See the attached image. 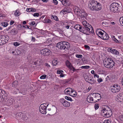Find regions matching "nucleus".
<instances>
[{
  "mask_svg": "<svg viewBox=\"0 0 123 123\" xmlns=\"http://www.w3.org/2000/svg\"><path fill=\"white\" fill-rule=\"evenodd\" d=\"M94 8V10L98 11L101 9V6L99 3L97 2V4Z\"/></svg>",
  "mask_w": 123,
  "mask_h": 123,
  "instance_id": "obj_18",
  "label": "nucleus"
},
{
  "mask_svg": "<svg viewBox=\"0 0 123 123\" xmlns=\"http://www.w3.org/2000/svg\"><path fill=\"white\" fill-rule=\"evenodd\" d=\"M20 44V43H18L17 42H15L14 43V45L15 46H18Z\"/></svg>",
  "mask_w": 123,
  "mask_h": 123,
  "instance_id": "obj_52",
  "label": "nucleus"
},
{
  "mask_svg": "<svg viewBox=\"0 0 123 123\" xmlns=\"http://www.w3.org/2000/svg\"><path fill=\"white\" fill-rule=\"evenodd\" d=\"M76 56L78 58H81L82 57V55H81L76 54Z\"/></svg>",
  "mask_w": 123,
  "mask_h": 123,
  "instance_id": "obj_53",
  "label": "nucleus"
},
{
  "mask_svg": "<svg viewBox=\"0 0 123 123\" xmlns=\"http://www.w3.org/2000/svg\"><path fill=\"white\" fill-rule=\"evenodd\" d=\"M52 18L55 20L56 21H58V18H57V17L56 16H54V15H52Z\"/></svg>",
  "mask_w": 123,
  "mask_h": 123,
  "instance_id": "obj_47",
  "label": "nucleus"
},
{
  "mask_svg": "<svg viewBox=\"0 0 123 123\" xmlns=\"http://www.w3.org/2000/svg\"><path fill=\"white\" fill-rule=\"evenodd\" d=\"M18 84V82L17 81H15L12 83V87L13 88L17 86Z\"/></svg>",
  "mask_w": 123,
  "mask_h": 123,
  "instance_id": "obj_28",
  "label": "nucleus"
},
{
  "mask_svg": "<svg viewBox=\"0 0 123 123\" xmlns=\"http://www.w3.org/2000/svg\"><path fill=\"white\" fill-rule=\"evenodd\" d=\"M102 30L100 29H98L96 31V33L97 35L100 38L103 36L104 33L101 31Z\"/></svg>",
  "mask_w": 123,
  "mask_h": 123,
  "instance_id": "obj_14",
  "label": "nucleus"
},
{
  "mask_svg": "<svg viewBox=\"0 0 123 123\" xmlns=\"http://www.w3.org/2000/svg\"><path fill=\"white\" fill-rule=\"evenodd\" d=\"M53 3L55 5H57L58 4V2L57 0H53Z\"/></svg>",
  "mask_w": 123,
  "mask_h": 123,
  "instance_id": "obj_54",
  "label": "nucleus"
},
{
  "mask_svg": "<svg viewBox=\"0 0 123 123\" xmlns=\"http://www.w3.org/2000/svg\"><path fill=\"white\" fill-rule=\"evenodd\" d=\"M63 105L64 106L67 107L70 106V102L66 100Z\"/></svg>",
  "mask_w": 123,
  "mask_h": 123,
  "instance_id": "obj_26",
  "label": "nucleus"
},
{
  "mask_svg": "<svg viewBox=\"0 0 123 123\" xmlns=\"http://www.w3.org/2000/svg\"><path fill=\"white\" fill-rule=\"evenodd\" d=\"M82 24L83 25L84 27H87V26L92 27V26L86 21H84L82 22Z\"/></svg>",
  "mask_w": 123,
  "mask_h": 123,
  "instance_id": "obj_20",
  "label": "nucleus"
},
{
  "mask_svg": "<svg viewBox=\"0 0 123 123\" xmlns=\"http://www.w3.org/2000/svg\"><path fill=\"white\" fill-rule=\"evenodd\" d=\"M57 63L58 62L56 60H54L52 61V63L53 66H55L56 65Z\"/></svg>",
  "mask_w": 123,
  "mask_h": 123,
  "instance_id": "obj_37",
  "label": "nucleus"
},
{
  "mask_svg": "<svg viewBox=\"0 0 123 123\" xmlns=\"http://www.w3.org/2000/svg\"><path fill=\"white\" fill-rule=\"evenodd\" d=\"M79 14H77L80 16L82 18L85 17L87 16V14L82 9H80L79 11Z\"/></svg>",
  "mask_w": 123,
  "mask_h": 123,
  "instance_id": "obj_12",
  "label": "nucleus"
},
{
  "mask_svg": "<svg viewBox=\"0 0 123 123\" xmlns=\"http://www.w3.org/2000/svg\"><path fill=\"white\" fill-rule=\"evenodd\" d=\"M51 52L49 49H44L41 50L40 54L43 56H47L51 54Z\"/></svg>",
  "mask_w": 123,
  "mask_h": 123,
  "instance_id": "obj_10",
  "label": "nucleus"
},
{
  "mask_svg": "<svg viewBox=\"0 0 123 123\" xmlns=\"http://www.w3.org/2000/svg\"><path fill=\"white\" fill-rule=\"evenodd\" d=\"M62 42L58 43L56 45V47L58 48L59 49H60V48L61 46V45L62 44Z\"/></svg>",
  "mask_w": 123,
  "mask_h": 123,
  "instance_id": "obj_38",
  "label": "nucleus"
},
{
  "mask_svg": "<svg viewBox=\"0 0 123 123\" xmlns=\"http://www.w3.org/2000/svg\"><path fill=\"white\" fill-rule=\"evenodd\" d=\"M92 96L94 101V102H96L99 101L101 98V95L98 93H92L90 94Z\"/></svg>",
  "mask_w": 123,
  "mask_h": 123,
  "instance_id": "obj_8",
  "label": "nucleus"
},
{
  "mask_svg": "<svg viewBox=\"0 0 123 123\" xmlns=\"http://www.w3.org/2000/svg\"><path fill=\"white\" fill-rule=\"evenodd\" d=\"M77 93L75 91H74L73 90L72 91L70 94V95L73 97H75L76 96Z\"/></svg>",
  "mask_w": 123,
  "mask_h": 123,
  "instance_id": "obj_27",
  "label": "nucleus"
},
{
  "mask_svg": "<svg viewBox=\"0 0 123 123\" xmlns=\"http://www.w3.org/2000/svg\"><path fill=\"white\" fill-rule=\"evenodd\" d=\"M9 39V37L6 35H0V45H2L7 42Z\"/></svg>",
  "mask_w": 123,
  "mask_h": 123,
  "instance_id": "obj_6",
  "label": "nucleus"
},
{
  "mask_svg": "<svg viewBox=\"0 0 123 123\" xmlns=\"http://www.w3.org/2000/svg\"><path fill=\"white\" fill-rule=\"evenodd\" d=\"M57 31L59 32L61 34H62L63 33V31L60 28H57Z\"/></svg>",
  "mask_w": 123,
  "mask_h": 123,
  "instance_id": "obj_51",
  "label": "nucleus"
},
{
  "mask_svg": "<svg viewBox=\"0 0 123 123\" xmlns=\"http://www.w3.org/2000/svg\"><path fill=\"white\" fill-rule=\"evenodd\" d=\"M108 24L107 23L105 22H103L102 23V24L103 26H105Z\"/></svg>",
  "mask_w": 123,
  "mask_h": 123,
  "instance_id": "obj_56",
  "label": "nucleus"
},
{
  "mask_svg": "<svg viewBox=\"0 0 123 123\" xmlns=\"http://www.w3.org/2000/svg\"><path fill=\"white\" fill-rule=\"evenodd\" d=\"M101 38L104 40H107L108 39L109 36H108L107 34H106L105 35H103V36L101 37Z\"/></svg>",
  "mask_w": 123,
  "mask_h": 123,
  "instance_id": "obj_31",
  "label": "nucleus"
},
{
  "mask_svg": "<svg viewBox=\"0 0 123 123\" xmlns=\"http://www.w3.org/2000/svg\"><path fill=\"white\" fill-rule=\"evenodd\" d=\"M103 63L105 67L109 68H112L115 64L111 58H109L104 60Z\"/></svg>",
  "mask_w": 123,
  "mask_h": 123,
  "instance_id": "obj_2",
  "label": "nucleus"
},
{
  "mask_svg": "<svg viewBox=\"0 0 123 123\" xmlns=\"http://www.w3.org/2000/svg\"><path fill=\"white\" fill-rule=\"evenodd\" d=\"M118 96L119 98L118 99H119V100L121 102H123V94H120Z\"/></svg>",
  "mask_w": 123,
  "mask_h": 123,
  "instance_id": "obj_30",
  "label": "nucleus"
},
{
  "mask_svg": "<svg viewBox=\"0 0 123 123\" xmlns=\"http://www.w3.org/2000/svg\"><path fill=\"white\" fill-rule=\"evenodd\" d=\"M38 62H39V61L38 60H37V61H35L33 62L34 64L35 65H36V66H37L36 65H39V63H38Z\"/></svg>",
  "mask_w": 123,
  "mask_h": 123,
  "instance_id": "obj_45",
  "label": "nucleus"
},
{
  "mask_svg": "<svg viewBox=\"0 0 123 123\" xmlns=\"http://www.w3.org/2000/svg\"><path fill=\"white\" fill-rule=\"evenodd\" d=\"M28 118V117L26 116L25 114L22 113L21 117V119L24 120H27Z\"/></svg>",
  "mask_w": 123,
  "mask_h": 123,
  "instance_id": "obj_29",
  "label": "nucleus"
},
{
  "mask_svg": "<svg viewBox=\"0 0 123 123\" xmlns=\"http://www.w3.org/2000/svg\"><path fill=\"white\" fill-rule=\"evenodd\" d=\"M64 49L66 50L69 49L70 47V44L68 42L64 41Z\"/></svg>",
  "mask_w": 123,
  "mask_h": 123,
  "instance_id": "obj_15",
  "label": "nucleus"
},
{
  "mask_svg": "<svg viewBox=\"0 0 123 123\" xmlns=\"http://www.w3.org/2000/svg\"><path fill=\"white\" fill-rule=\"evenodd\" d=\"M63 42H62V44L61 45V46L60 48V49H64V48L63 47V46H64V43H63Z\"/></svg>",
  "mask_w": 123,
  "mask_h": 123,
  "instance_id": "obj_50",
  "label": "nucleus"
},
{
  "mask_svg": "<svg viewBox=\"0 0 123 123\" xmlns=\"http://www.w3.org/2000/svg\"><path fill=\"white\" fill-rule=\"evenodd\" d=\"M31 8H27L26 9V11L27 12H31Z\"/></svg>",
  "mask_w": 123,
  "mask_h": 123,
  "instance_id": "obj_58",
  "label": "nucleus"
},
{
  "mask_svg": "<svg viewBox=\"0 0 123 123\" xmlns=\"http://www.w3.org/2000/svg\"><path fill=\"white\" fill-rule=\"evenodd\" d=\"M81 26L79 24H76L74 26V28L76 29L79 30L80 31L82 29Z\"/></svg>",
  "mask_w": 123,
  "mask_h": 123,
  "instance_id": "obj_24",
  "label": "nucleus"
},
{
  "mask_svg": "<svg viewBox=\"0 0 123 123\" xmlns=\"http://www.w3.org/2000/svg\"><path fill=\"white\" fill-rule=\"evenodd\" d=\"M33 16L34 17H38L39 16V14L38 13H35L33 14Z\"/></svg>",
  "mask_w": 123,
  "mask_h": 123,
  "instance_id": "obj_61",
  "label": "nucleus"
},
{
  "mask_svg": "<svg viewBox=\"0 0 123 123\" xmlns=\"http://www.w3.org/2000/svg\"><path fill=\"white\" fill-rule=\"evenodd\" d=\"M22 114L21 112L15 114V116L17 118L21 119Z\"/></svg>",
  "mask_w": 123,
  "mask_h": 123,
  "instance_id": "obj_23",
  "label": "nucleus"
},
{
  "mask_svg": "<svg viewBox=\"0 0 123 123\" xmlns=\"http://www.w3.org/2000/svg\"><path fill=\"white\" fill-rule=\"evenodd\" d=\"M71 11V9L69 7H65L60 11V12H69Z\"/></svg>",
  "mask_w": 123,
  "mask_h": 123,
  "instance_id": "obj_19",
  "label": "nucleus"
},
{
  "mask_svg": "<svg viewBox=\"0 0 123 123\" xmlns=\"http://www.w3.org/2000/svg\"><path fill=\"white\" fill-rule=\"evenodd\" d=\"M80 31L83 33L88 35L89 33H93L94 32L93 28L92 27H82Z\"/></svg>",
  "mask_w": 123,
  "mask_h": 123,
  "instance_id": "obj_5",
  "label": "nucleus"
},
{
  "mask_svg": "<svg viewBox=\"0 0 123 123\" xmlns=\"http://www.w3.org/2000/svg\"><path fill=\"white\" fill-rule=\"evenodd\" d=\"M63 4V5L64 6L65 5H66V4L67 3V0H62V1L61 2Z\"/></svg>",
  "mask_w": 123,
  "mask_h": 123,
  "instance_id": "obj_42",
  "label": "nucleus"
},
{
  "mask_svg": "<svg viewBox=\"0 0 123 123\" xmlns=\"http://www.w3.org/2000/svg\"><path fill=\"white\" fill-rule=\"evenodd\" d=\"M71 70H72L73 71V72H75L76 71V70H79V69H76L74 68L72 66L71 67V68H69Z\"/></svg>",
  "mask_w": 123,
  "mask_h": 123,
  "instance_id": "obj_40",
  "label": "nucleus"
},
{
  "mask_svg": "<svg viewBox=\"0 0 123 123\" xmlns=\"http://www.w3.org/2000/svg\"><path fill=\"white\" fill-rule=\"evenodd\" d=\"M111 53L117 55H119V52L117 50L115 49H112Z\"/></svg>",
  "mask_w": 123,
  "mask_h": 123,
  "instance_id": "obj_32",
  "label": "nucleus"
},
{
  "mask_svg": "<svg viewBox=\"0 0 123 123\" xmlns=\"http://www.w3.org/2000/svg\"><path fill=\"white\" fill-rule=\"evenodd\" d=\"M119 118L121 121L123 122V115H120L119 117Z\"/></svg>",
  "mask_w": 123,
  "mask_h": 123,
  "instance_id": "obj_55",
  "label": "nucleus"
},
{
  "mask_svg": "<svg viewBox=\"0 0 123 123\" xmlns=\"http://www.w3.org/2000/svg\"><path fill=\"white\" fill-rule=\"evenodd\" d=\"M15 55H20L21 53V52L20 50L16 49L15 50Z\"/></svg>",
  "mask_w": 123,
  "mask_h": 123,
  "instance_id": "obj_36",
  "label": "nucleus"
},
{
  "mask_svg": "<svg viewBox=\"0 0 123 123\" xmlns=\"http://www.w3.org/2000/svg\"><path fill=\"white\" fill-rule=\"evenodd\" d=\"M6 92L5 91L0 89V102L1 101V100L4 97L6 96Z\"/></svg>",
  "mask_w": 123,
  "mask_h": 123,
  "instance_id": "obj_13",
  "label": "nucleus"
},
{
  "mask_svg": "<svg viewBox=\"0 0 123 123\" xmlns=\"http://www.w3.org/2000/svg\"><path fill=\"white\" fill-rule=\"evenodd\" d=\"M94 76V78H95L96 77L97 78H98L99 77V76L98 75H97L96 74H93Z\"/></svg>",
  "mask_w": 123,
  "mask_h": 123,
  "instance_id": "obj_63",
  "label": "nucleus"
},
{
  "mask_svg": "<svg viewBox=\"0 0 123 123\" xmlns=\"http://www.w3.org/2000/svg\"><path fill=\"white\" fill-rule=\"evenodd\" d=\"M90 67L89 66H83L81 67L82 68L85 69H88L90 68Z\"/></svg>",
  "mask_w": 123,
  "mask_h": 123,
  "instance_id": "obj_43",
  "label": "nucleus"
},
{
  "mask_svg": "<svg viewBox=\"0 0 123 123\" xmlns=\"http://www.w3.org/2000/svg\"><path fill=\"white\" fill-rule=\"evenodd\" d=\"M97 4V1L92 0V1L89 5V6L90 9L92 10H94V7Z\"/></svg>",
  "mask_w": 123,
  "mask_h": 123,
  "instance_id": "obj_11",
  "label": "nucleus"
},
{
  "mask_svg": "<svg viewBox=\"0 0 123 123\" xmlns=\"http://www.w3.org/2000/svg\"><path fill=\"white\" fill-rule=\"evenodd\" d=\"M87 101L89 103L92 102H94V100L93 98L92 97V95H90V94L87 97Z\"/></svg>",
  "mask_w": 123,
  "mask_h": 123,
  "instance_id": "obj_17",
  "label": "nucleus"
},
{
  "mask_svg": "<svg viewBox=\"0 0 123 123\" xmlns=\"http://www.w3.org/2000/svg\"><path fill=\"white\" fill-rule=\"evenodd\" d=\"M45 21L46 23H50L51 22L50 20L48 19H46Z\"/></svg>",
  "mask_w": 123,
  "mask_h": 123,
  "instance_id": "obj_57",
  "label": "nucleus"
},
{
  "mask_svg": "<svg viewBox=\"0 0 123 123\" xmlns=\"http://www.w3.org/2000/svg\"><path fill=\"white\" fill-rule=\"evenodd\" d=\"M101 114L103 117L108 118L111 116L112 113L110 108L107 106H106L102 109Z\"/></svg>",
  "mask_w": 123,
  "mask_h": 123,
  "instance_id": "obj_1",
  "label": "nucleus"
},
{
  "mask_svg": "<svg viewBox=\"0 0 123 123\" xmlns=\"http://www.w3.org/2000/svg\"><path fill=\"white\" fill-rule=\"evenodd\" d=\"M95 108L96 109H97L99 108L98 105H97V104H96L95 105Z\"/></svg>",
  "mask_w": 123,
  "mask_h": 123,
  "instance_id": "obj_64",
  "label": "nucleus"
},
{
  "mask_svg": "<svg viewBox=\"0 0 123 123\" xmlns=\"http://www.w3.org/2000/svg\"><path fill=\"white\" fill-rule=\"evenodd\" d=\"M10 33L12 35H15L17 33L18 31L16 29L14 28L11 30Z\"/></svg>",
  "mask_w": 123,
  "mask_h": 123,
  "instance_id": "obj_21",
  "label": "nucleus"
},
{
  "mask_svg": "<svg viewBox=\"0 0 123 123\" xmlns=\"http://www.w3.org/2000/svg\"><path fill=\"white\" fill-rule=\"evenodd\" d=\"M65 98L66 99L70 101H72L73 100L72 98L66 96Z\"/></svg>",
  "mask_w": 123,
  "mask_h": 123,
  "instance_id": "obj_41",
  "label": "nucleus"
},
{
  "mask_svg": "<svg viewBox=\"0 0 123 123\" xmlns=\"http://www.w3.org/2000/svg\"><path fill=\"white\" fill-rule=\"evenodd\" d=\"M84 47L86 49H88V50L90 49V47L88 46L85 45H84Z\"/></svg>",
  "mask_w": 123,
  "mask_h": 123,
  "instance_id": "obj_60",
  "label": "nucleus"
},
{
  "mask_svg": "<svg viewBox=\"0 0 123 123\" xmlns=\"http://www.w3.org/2000/svg\"><path fill=\"white\" fill-rule=\"evenodd\" d=\"M65 63L66 66L69 68H71V67L72 66V65L67 60L66 61Z\"/></svg>",
  "mask_w": 123,
  "mask_h": 123,
  "instance_id": "obj_34",
  "label": "nucleus"
},
{
  "mask_svg": "<svg viewBox=\"0 0 123 123\" xmlns=\"http://www.w3.org/2000/svg\"><path fill=\"white\" fill-rule=\"evenodd\" d=\"M112 38L114 41L116 43H118L119 42L115 38L114 36H113L112 37Z\"/></svg>",
  "mask_w": 123,
  "mask_h": 123,
  "instance_id": "obj_44",
  "label": "nucleus"
},
{
  "mask_svg": "<svg viewBox=\"0 0 123 123\" xmlns=\"http://www.w3.org/2000/svg\"><path fill=\"white\" fill-rule=\"evenodd\" d=\"M97 81L98 82L100 83L103 81V80L101 78H98L97 79Z\"/></svg>",
  "mask_w": 123,
  "mask_h": 123,
  "instance_id": "obj_59",
  "label": "nucleus"
},
{
  "mask_svg": "<svg viewBox=\"0 0 123 123\" xmlns=\"http://www.w3.org/2000/svg\"><path fill=\"white\" fill-rule=\"evenodd\" d=\"M110 88L111 92L114 93L118 92L121 89L120 86L117 84L112 85Z\"/></svg>",
  "mask_w": 123,
  "mask_h": 123,
  "instance_id": "obj_7",
  "label": "nucleus"
},
{
  "mask_svg": "<svg viewBox=\"0 0 123 123\" xmlns=\"http://www.w3.org/2000/svg\"><path fill=\"white\" fill-rule=\"evenodd\" d=\"M35 24V23L34 21H32L30 25H33Z\"/></svg>",
  "mask_w": 123,
  "mask_h": 123,
  "instance_id": "obj_62",
  "label": "nucleus"
},
{
  "mask_svg": "<svg viewBox=\"0 0 123 123\" xmlns=\"http://www.w3.org/2000/svg\"><path fill=\"white\" fill-rule=\"evenodd\" d=\"M46 104L44 103L41 104L40 105L39 110L40 112L42 114H44L46 113V107L48 106V105L47 106H46Z\"/></svg>",
  "mask_w": 123,
  "mask_h": 123,
  "instance_id": "obj_9",
  "label": "nucleus"
},
{
  "mask_svg": "<svg viewBox=\"0 0 123 123\" xmlns=\"http://www.w3.org/2000/svg\"><path fill=\"white\" fill-rule=\"evenodd\" d=\"M121 7V5L115 2L111 4L110 7V10L114 13H118L119 12Z\"/></svg>",
  "mask_w": 123,
  "mask_h": 123,
  "instance_id": "obj_3",
  "label": "nucleus"
},
{
  "mask_svg": "<svg viewBox=\"0 0 123 123\" xmlns=\"http://www.w3.org/2000/svg\"><path fill=\"white\" fill-rule=\"evenodd\" d=\"M1 100L0 102H2L4 105H6L8 106L12 105L14 101L13 98L8 99L6 96L4 97Z\"/></svg>",
  "mask_w": 123,
  "mask_h": 123,
  "instance_id": "obj_4",
  "label": "nucleus"
},
{
  "mask_svg": "<svg viewBox=\"0 0 123 123\" xmlns=\"http://www.w3.org/2000/svg\"><path fill=\"white\" fill-rule=\"evenodd\" d=\"M80 9L76 6H75L73 8L74 11L76 14H79V11Z\"/></svg>",
  "mask_w": 123,
  "mask_h": 123,
  "instance_id": "obj_22",
  "label": "nucleus"
},
{
  "mask_svg": "<svg viewBox=\"0 0 123 123\" xmlns=\"http://www.w3.org/2000/svg\"><path fill=\"white\" fill-rule=\"evenodd\" d=\"M8 23L5 22H2L1 23L0 25L1 26L4 27H6L8 25Z\"/></svg>",
  "mask_w": 123,
  "mask_h": 123,
  "instance_id": "obj_33",
  "label": "nucleus"
},
{
  "mask_svg": "<svg viewBox=\"0 0 123 123\" xmlns=\"http://www.w3.org/2000/svg\"><path fill=\"white\" fill-rule=\"evenodd\" d=\"M14 14L15 16H18L21 13L18 10H17L16 11Z\"/></svg>",
  "mask_w": 123,
  "mask_h": 123,
  "instance_id": "obj_35",
  "label": "nucleus"
},
{
  "mask_svg": "<svg viewBox=\"0 0 123 123\" xmlns=\"http://www.w3.org/2000/svg\"><path fill=\"white\" fill-rule=\"evenodd\" d=\"M96 82V80L94 79L93 77L90 78L89 80L88 83L91 84H92Z\"/></svg>",
  "mask_w": 123,
  "mask_h": 123,
  "instance_id": "obj_25",
  "label": "nucleus"
},
{
  "mask_svg": "<svg viewBox=\"0 0 123 123\" xmlns=\"http://www.w3.org/2000/svg\"><path fill=\"white\" fill-rule=\"evenodd\" d=\"M91 77L87 75L85 77V78L86 81L88 82Z\"/></svg>",
  "mask_w": 123,
  "mask_h": 123,
  "instance_id": "obj_39",
  "label": "nucleus"
},
{
  "mask_svg": "<svg viewBox=\"0 0 123 123\" xmlns=\"http://www.w3.org/2000/svg\"><path fill=\"white\" fill-rule=\"evenodd\" d=\"M66 100L63 99H61L60 100V102L62 104V105L63 104Z\"/></svg>",
  "mask_w": 123,
  "mask_h": 123,
  "instance_id": "obj_49",
  "label": "nucleus"
},
{
  "mask_svg": "<svg viewBox=\"0 0 123 123\" xmlns=\"http://www.w3.org/2000/svg\"><path fill=\"white\" fill-rule=\"evenodd\" d=\"M73 90V89L70 88H67L65 89L64 92L66 94H68L70 95L71 92Z\"/></svg>",
  "mask_w": 123,
  "mask_h": 123,
  "instance_id": "obj_16",
  "label": "nucleus"
},
{
  "mask_svg": "<svg viewBox=\"0 0 123 123\" xmlns=\"http://www.w3.org/2000/svg\"><path fill=\"white\" fill-rule=\"evenodd\" d=\"M47 75L45 74L41 76L40 78L41 79H44L46 78Z\"/></svg>",
  "mask_w": 123,
  "mask_h": 123,
  "instance_id": "obj_46",
  "label": "nucleus"
},
{
  "mask_svg": "<svg viewBox=\"0 0 123 123\" xmlns=\"http://www.w3.org/2000/svg\"><path fill=\"white\" fill-rule=\"evenodd\" d=\"M22 27H24L25 28H27L28 29H31V27H30V26H28L27 25H26L25 26L23 25Z\"/></svg>",
  "mask_w": 123,
  "mask_h": 123,
  "instance_id": "obj_48",
  "label": "nucleus"
}]
</instances>
